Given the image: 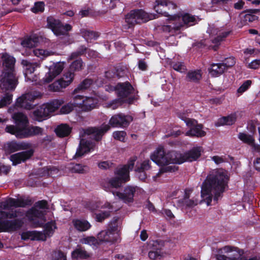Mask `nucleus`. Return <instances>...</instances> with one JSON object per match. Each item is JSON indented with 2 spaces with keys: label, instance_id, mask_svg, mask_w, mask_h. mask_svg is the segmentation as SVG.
I'll return each instance as SVG.
<instances>
[{
  "label": "nucleus",
  "instance_id": "nucleus-46",
  "mask_svg": "<svg viewBox=\"0 0 260 260\" xmlns=\"http://www.w3.org/2000/svg\"><path fill=\"white\" fill-rule=\"evenodd\" d=\"M161 245H162L160 244L159 242V246H157V247H159L158 249H153V248H151L148 252V256L150 259L155 260L160 258L162 255L160 250Z\"/></svg>",
  "mask_w": 260,
  "mask_h": 260
},
{
  "label": "nucleus",
  "instance_id": "nucleus-14",
  "mask_svg": "<svg viewBox=\"0 0 260 260\" xmlns=\"http://www.w3.org/2000/svg\"><path fill=\"white\" fill-rule=\"evenodd\" d=\"M243 251L239 248L225 246L213 251L216 260H240Z\"/></svg>",
  "mask_w": 260,
  "mask_h": 260
},
{
  "label": "nucleus",
  "instance_id": "nucleus-28",
  "mask_svg": "<svg viewBox=\"0 0 260 260\" xmlns=\"http://www.w3.org/2000/svg\"><path fill=\"white\" fill-rule=\"evenodd\" d=\"M238 138L244 143L251 146L254 152H260V145L255 143V140L253 136L245 133H239Z\"/></svg>",
  "mask_w": 260,
  "mask_h": 260
},
{
  "label": "nucleus",
  "instance_id": "nucleus-49",
  "mask_svg": "<svg viewBox=\"0 0 260 260\" xmlns=\"http://www.w3.org/2000/svg\"><path fill=\"white\" fill-rule=\"evenodd\" d=\"M74 108H79L83 110L84 108V96L81 95H76L73 98V101Z\"/></svg>",
  "mask_w": 260,
  "mask_h": 260
},
{
  "label": "nucleus",
  "instance_id": "nucleus-50",
  "mask_svg": "<svg viewBox=\"0 0 260 260\" xmlns=\"http://www.w3.org/2000/svg\"><path fill=\"white\" fill-rule=\"evenodd\" d=\"M252 82L251 80H246L238 88L237 90L238 96H240L246 91L251 86Z\"/></svg>",
  "mask_w": 260,
  "mask_h": 260
},
{
  "label": "nucleus",
  "instance_id": "nucleus-13",
  "mask_svg": "<svg viewBox=\"0 0 260 260\" xmlns=\"http://www.w3.org/2000/svg\"><path fill=\"white\" fill-rule=\"evenodd\" d=\"M64 103L62 99H55L44 104L34 112V115L38 121L46 119L55 112Z\"/></svg>",
  "mask_w": 260,
  "mask_h": 260
},
{
  "label": "nucleus",
  "instance_id": "nucleus-8",
  "mask_svg": "<svg viewBox=\"0 0 260 260\" xmlns=\"http://www.w3.org/2000/svg\"><path fill=\"white\" fill-rule=\"evenodd\" d=\"M198 18L188 13H179L173 16H169L168 24L164 26L163 29L171 32L172 35L184 26L187 27L194 25Z\"/></svg>",
  "mask_w": 260,
  "mask_h": 260
},
{
  "label": "nucleus",
  "instance_id": "nucleus-52",
  "mask_svg": "<svg viewBox=\"0 0 260 260\" xmlns=\"http://www.w3.org/2000/svg\"><path fill=\"white\" fill-rule=\"evenodd\" d=\"M171 66L174 70L180 73H185L187 70L184 63L181 62H173Z\"/></svg>",
  "mask_w": 260,
  "mask_h": 260
},
{
  "label": "nucleus",
  "instance_id": "nucleus-11",
  "mask_svg": "<svg viewBox=\"0 0 260 260\" xmlns=\"http://www.w3.org/2000/svg\"><path fill=\"white\" fill-rule=\"evenodd\" d=\"M48 209L47 202L44 200L40 201L26 212L25 216L35 226H41L46 221L45 215Z\"/></svg>",
  "mask_w": 260,
  "mask_h": 260
},
{
  "label": "nucleus",
  "instance_id": "nucleus-42",
  "mask_svg": "<svg viewBox=\"0 0 260 260\" xmlns=\"http://www.w3.org/2000/svg\"><path fill=\"white\" fill-rule=\"evenodd\" d=\"M89 256V254L80 247H77L72 252V256L73 258H87Z\"/></svg>",
  "mask_w": 260,
  "mask_h": 260
},
{
  "label": "nucleus",
  "instance_id": "nucleus-10",
  "mask_svg": "<svg viewBox=\"0 0 260 260\" xmlns=\"http://www.w3.org/2000/svg\"><path fill=\"white\" fill-rule=\"evenodd\" d=\"M105 89L109 92L115 90L119 97L118 99L113 100L109 104V107L112 109H115L123 103H131L132 102L130 98H127L132 92L134 88L127 82L119 83L116 87L106 86Z\"/></svg>",
  "mask_w": 260,
  "mask_h": 260
},
{
  "label": "nucleus",
  "instance_id": "nucleus-51",
  "mask_svg": "<svg viewBox=\"0 0 260 260\" xmlns=\"http://www.w3.org/2000/svg\"><path fill=\"white\" fill-rule=\"evenodd\" d=\"M92 83V81L91 79H86L83 81L74 90V93L77 92L78 90H84L89 88Z\"/></svg>",
  "mask_w": 260,
  "mask_h": 260
},
{
  "label": "nucleus",
  "instance_id": "nucleus-7",
  "mask_svg": "<svg viewBox=\"0 0 260 260\" xmlns=\"http://www.w3.org/2000/svg\"><path fill=\"white\" fill-rule=\"evenodd\" d=\"M24 213L20 209L7 212L0 211V232H13L20 229L24 224ZM3 244L0 242V247Z\"/></svg>",
  "mask_w": 260,
  "mask_h": 260
},
{
  "label": "nucleus",
  "instance_id": "nucleus-61",
  "mask_svg": "<svg viewBox=\"0 0 260 260\" xmlns=\"http://www.w3.org/2000/svg\"><path fill=\"white\" fill-rule=\"evenodd\" d=\"M177 169V168L175 166H167L165 168H162L160 170L159 172L156 175V177H158L160 174L165 172H174Z\"/></svg>",
  "mask_w": 260,
  "mask_h": 260
},
{
  "label": "nucleus",
  "instance_id": "nucleus-5",
  "mask_svg": "<svg viewBox=\"0 0 260 260\" xmlns=\"http://www.w3.org/2000/svg\"><path fill=\"white\" fill-rule=\"evenodd\" d=\"M110 129L108 124L102 125L100 127H89L80 130L81 140L75 154V157H81L85 154L92 151L95 145L93 142L85 140V138L92 139L96 141L101 139L102 136Z\"/></svg>",
  "mask_w": 260,
  "mask_h": 260
},
{
  "label": "nucleus",
  "instance_id": "nucleus-1",
  "mask_svg": "<svg viewBox=\"0 0 260 260\" xmlns=\"http://www.w3.org/2000/svg\"><path fill=\"white\" fill-rule=\"evenodd\" d=\"M42 96V93L41 92L32 90L19 97L16 100L15 105L11 106L8 109V112L12 114V118L14 120L16 125H7L5 131L20 139L42 135L43 132L42 128L37 126H29V122L26 116L21 112H16L17 108L31 109L33 107L32 103L36 99L41 98Z\"/></svg>",
  "mask_w": 260,
  "mask_h": 260
},
{
  "label": "nucleus",
  "instance_id": "nucleus-4",
  "mask_svg": "<svg viewBox=\"0 0 260 260\" xmlns=\"http://www.w3.org/2000/svg\"><path fill=\"white\" fill-rule=\"evenodd\" d=\"M202 151L201 147L196 146L184 154L176 151L166 153L164 148L159 147L151 153L150 158L160 166H167L171 164H181L186 161H192L197 160L200 156Z\"/></svg>",
  "mask_w": 260,
  "mask_h": 260
},
{
  "label": "nucleus",
  "instance_id": "nucleus-20",
  "mask_svg": "<svg viewBox=\"0 0 260 260\" xmlns=\"http://www.w3.org/2000/svg\"><path fill=\"white\" fill-rule=\"evenodd\" d=\"M98 239L100 243H106L109 245L119 243L121 241L120 234L113 233L109 230L100 232L98 234Z\"/></svg>",
  "mask_w": 260,
  "mask_h": 260
},
{
  "label": "nucleus",
  "instance_id": "nucleus-25",
  "mask_svg": "<svg viewBox=\"0 0 260 260\" xmlns=\"http://www.w3.org/2000/svg\"><path fill=\"white\" fill-rule=\"evenodd\" d=\"M30 144L25 142L11 141L7 143L4 146L5 151L11 153L22 150H26L30 147Z\"/></svg>",
  "mask_w": 260,
  "mask_h": 260
},
{
  "label": "nucleus",
  "instance_id": "nucleus-2",
  "mask_svg": "<svg viewBox=\"0 0 260 260\" xmlns=\"http://www.w3.org/2000/svg\"><path fill=\"white\" fill-rule=\"evenodd\" d=\"M136 159L137 157H134L128 161L126 165L118 168L115 172L116 176L109 179L104 184V187L107 191L112 192L114 196L118 197L125 203H132L135 194L136 192H141V188L137 186L128 185L124 188L123 192H115L112 189L120 187L122 183L129 180V172L134 168Z\"/></svg>",
  "mask_w": 260,
  "mask_h": 260
},
{
  "label": "nucleus",
  "instance_id": "nucleus-35",
  "mask_svg": "<svg viewBox=\"0 0 260 260\" xmlns=\"http://www.w3.org/2000/svg\"><path fill=\"white\" fill-rule=\"evenodd\" d=\"M57 229V226L55 221H51L47 222L44 226V230L42 234L45 236L44 241H45L47 237H51L55 230Z\"/></svg>",
  "mask_w": 260,
  "mask_h": 260
},
{
  "label": "nucleus",
  "instance_id": "nucleus-16",
  "mask_svg": "<svg viewBox=\"0 0 260 260\" xmlns=\"http://www.w3.org/2000/svg\"><path fill=\"white\" fill-rule=\"evenodd\" d=\"M47 26L56 36L66 35L72 29V26L66 24L63 25L61 22L53 17H49L47 20Z\"/></svg>",
  "mask_w": 260,
  "mask_h": 260
},
{
  "label": "nucleus",
  "instance_id": "nucleus-41",
  "mask_svg": "<svg viewBox=\"0 0 260 260\" xmlns=\"http://www.w3.org/2000/svg\"><path fill=\"white\" fill-rule=\"evenodd\" d=\"M159 246V241H150L148 243L144 244L140 248V253L142 255H144L148 250H150L151 248L153 249H158L157 246Z\"/></svg>",
  "mask_w": 260,
  "mask_h": 260
},
{
  "label": "nucleus",
  "instance_id": "nucleus-36",
  "mask_svg": "<svg viewBox=\"0 0 260 260\" xmlns=\"http://www.w3.org/2000/svg\"><path fill=\"white\" fill-rule=\"evenodd\" d=\"M72 128L67 124H61L55 128L56 135L60 137L68 136L71 133Z\"/></svg>",
  "mask_w": 260,
  "mask_h": 260
},
{
  "label": "nucleus",
  "instance_id": "nucleus-12",
  "mask_svg": "<svg viewBox=\"0 0 260 260\" xmlns=\"http://www.w3.org/2000/svg\"><path fill=\"white\" fill-rule=\"evenodd\" d=\"M155 18V14L147 13L142 10L131 11L125 16L123 28L129 29L136 23L147 22Z\"/></svg>",
  "mask_w": 260,
  "mask_h": 260
},
{
  "label": "nucleus",
  "instance_id": "nucleus-34",
  "mask_svg": "<svg viewBox=\"0 0 260 260\" xmlns=\"http://www.w3.org/2000/svg\"><path fill=\"white\" fill-rule=\"evenodd\" d=\"M225 71V67L221 63H213L209 69V73L213 77H218L222 74Z\"/></svg>",
  "mask_w": 260,
  "mask_h": 260
},
{
  "label": "nucleus",
  "instance_id": "nucleus-33",
  "mask_svg": "<svg viewBox=\"0 0 260 260\" xmlns=\"http://www.w3.org/2000/svg\"><path fill=\"white\" fill-rule=\"evenodd\" d=\"M72 222L74 228L79 232L86 231L91 226L90 223L84 219H73Z\"/></svg>",
  "mask_w": 260,
  "mask_h": 260
},
{
  "label": "nucleus",
  "instance_id": "nucleus-59",
  "mask_svg": "<svg viewBox=\"0 0 260 260\" xmlns=\"http://www.w3.org/2000/svg\"><path fill=\"white\" fill-rule=\"evenodd\" d=\"M115 258L119 260H132L133 258V254L131 253L117 254L115 255Z\"/></svg>",
  "mask_w": 260,
  "mask_h": 260
},
{
  "label": "nucleus",
  "instance_id": "nucleus-21",
  "mask_svg": "<svg viewBox=\"0 0 260 260\" xmlns=\"http://www.w3.org/2000/svg\"><path fill=\"white\" fill-rule=\"evenodd\" d=\"M30 205H31V201L29 200H25L22 198L17 199L10 198L0 203V209L10 210H12V208L24 207Z\"/></svg>",
  "mask_w": 260,
  "mask_h": 260
},
{
  "label": "nucleus",
  "instance_id": "nucleus-27",
  "mask_svg": "<svg viewBox=\"0 0 260 260\" xmlns=\"http://www.w3.org/2000/svg\"><path fill=\"white\" fill-rule=\"evenodd\" d=\"M101 208L104 210L95 214V220L98 222H102L110 216L111 212L117 210V209L114 208L109 202L105 203L102 206Z\"/></svg>",
  "mask_w": 260,
  "mask_h": 260
},
{
  "label": "nucleus",
  "instance_id": "nucleus-18",
  "mask_svg": "<svg viewBox=\"0 0 260 260\" xmlns=\"http://www.w3.org/2000/svg\"><path fill=\"white\" fill-rule=\"evenodd\" d=\"M231 30L225 27H210L207 30L209 34L210 41L215 44V46H218L220 42L223 40L230 33Z\"/></svg>",
  "mask_w": 260,
  "mask_h": 260
},
{
  "label": "nucleus",
  "instance_id": "nucleus-43",
  "mask_svg": "<svg viewBox=\"0 0 260 260\" xmlns=\"http://www.w3.org/2000/svg\"><path fill=\"white\" fill-rule=\"evenodd\" d=\"M33 53L35 56L42 59L53 54V52L51 50L40 48L34 49Z\"/></svg>",
  "mask_w": 260,
  "mask_h": 260
},
{
  "label": "nucleus",
  "instance_id": "nucleus-48",
  "mask_svg": "<svg viewBox=\"0 0 260 260\" xmlns=\"http://www.w3.org/2000/svg\"><path fill=\"white\" fill-rule=\"evenodd\" d=\"M70 169L74 173H85L88 171L89 169L86 166H83L81 164H75L70 167Z\"/></svg>",
  "mask_w": 260,
  "mask_h": 260
},
{
  "label": "nucleus",
  "instance_id": "nucleus-23",
  "mask_svg": "<svg viewBox=\"0 0 260 260\" xmlns=\"http://www.w3.org/2000/svg\"><path fill=\"white\" fill-rule=\"evenodd\" d=\"M176 7V4L173 2L168 0H157L155 2L154 9L158 14H161L167 17L168 21L169 16H173V15H169L166 12L167 9H175Z\"/></svg>",
  "mask_w": 260,
  "mask_h": 260
},
{
  "label": "nucleus",
  "instance_id": "nucleus-22",
  "mask_svg": "<svg viewBox=\"0 0 260 260\" xmlns=\"http://www.w3.org/2000/svg\"><path fill=\"white\" fill-rule=\"evenodd\" d=\"M131 116L119 113L113 115L109 120V124L114 127H125L132 121Z\"/></svg>",
  "mask_w": 260,
  "mask_h": 260
},
{
  "label": "nucleus",
  "instance_id": "nucleus-19",
  "mask_svg": "<svg viewBox=\"0 0 260 260\" xmlns=\"http://www.w3.org/2000/svg\"><path fill=\"white\" fill-rule=\"evenodd\" d=\"M199 197V195L192 193L191 190L186 189L184 198L178 201L179 206L185 210L192 208L198 204Z\"/></svg>",
  "mask_w": 260,
  "mask_h": 260
},
{
  "label": "nucleus",
  "instance_id": "nucleus-39",
  "mask_svg": "<svg viewBox=\"0 0 260 260\" xmlns=\"http://www.w3.org/2000/svg\"><path fill=\"white\" fill-rule=\"evenodd\" d=\"M122 221L119 218H114L110 222L108 230L113 233H117L120 234V231L121 229Z\"/></svg>",
  "mask_w": 260,
  "mask_h": 260
},
{
  "label": "nucleus",
  "instance_id": "nucleus-9",
  "mask_svg": "<svg viewBox=\"0 0 260 260\" xmlns=\"http://www.w3.org/2000/svg\"><path fill=\"white\" fill-rule=\"evenodd\" d=\"M83 67V61L81 59H77L73 61L70 66V69L66 72L63 76L56 80L48 86V89L52 91H59L62 89L66 88L73 81L74 78V72L79 71Z\"/></svg>",
  "mask_w": 260,
  "mask_h": 260
},
{
  "label": "nucleus",
  "instance_id": "nucleus-38",
  "mask_svg": "<svg viewBox=\"0 0 260 260\" xmlns=\"http://www.w3.org/2000/svg\"><path fill=\"white\" fill-rule=\"evenodd\" d=\"M126 72V69L124 67L118 66L115 68V72L113 73L112 72L109 71L105 73V77L108 79L114 78L115 76L117 77H121L124 76Z\"/></svg>",
  "mask_w": 260,
  "mask_h": 260
},
{
  "label": "nucleus",
  "instance_id": "nucleus-45",
  "mask_svg": "<svg viewBox=\"0 0 260 260\" xmlns=\"http://www.w3.org/2000/svg\"><path fill=\"white\" fill-rule=\"evenodd\" d=\"M80 243L83 244H87L93 246V248L96 247L100 244L98 239L92 236L86 237L80 239Z\"/></svg>",
  "mask_w": 260,
  "mask_h": 260
},
{
  "label": "nucleus",
  "instance_id": "nucleus-32",
  "mask_svg": "<svg viewBox=\"0 0 260 260\" xmlns=\"http://www.w3.org/2000/svg\"><path fill=\"white\" fill-rule=\"evenodd\" d=\"M256 10H249L242 12L239 15V19L242 25H245L248 22H252L257 19V17L254 14Z\"/></svg>",
  "mask_w": 260,
  "mask_h": 260
},
{
  "label": "nucleus",
  "instance_id": "nucleus-53",
  "mask_svg": "<svg viewBox=\"0 0 260 260\" xmlns=\"http://www.w3.org/2000/svg\"><path fill=\"white\" fill-rule=\"evenodd\" d=\"M74 104L71 102L64 105H63L60 109V112L61 114H67L72 112L74 109Z\"/></svg>",
  "mask_w": 260,
  "mask_h": 260
},
{
  "label": "nucleus",
  "instance_id": "nucleus-30",
  "mask_svg": "<svg viewBox=\"0 0 260 260\" xmlns=\"http://www.w3.org/2000/svg\"><path fill=\"white\" fill-rule=\"evenodd\" d=\"M21 239L24 240H41L44 241L45 236L42 232L37 231H24L22 233Z\"/></svg>",
  "mask_w": 260,
  "mask_h": 260
},
{
  "label": "nucleus",
  "instance_id": "nucleus-40",
  "mask_svg": "<svg viewBox=\"0 0 260 260\" xmlns=\"http://www.w3.org/2000/svg\"><path fill=\"white\" fill-rule=\"evenodd\" d=\"M98 100L96 98L92 97H84V111L90 110L94 108L98 104Z\"/></svg>",
  "mask_w": 260,
  "mask_h": 260
},
{
  "label": "nucleus",
  "instance_id": "nucleus-24",
  "mask_svg": "<svg viewBox=\"0 0 260 260\" xmlns=\"http://www.w3.org/2000/svg\"><path fill=\"white\" fill-rule=\"evenodd\" d=\"M64 67L63 62H57L53 63L48 69V72L43 78L46 83L51 82L56 76L59 75Z\"/></svg>",
  "mask_w": 260,
  "mask_h": 260
},
{
  "label": "nucleus",
  "instance_id": "nucleus-55",
  "mask_svg": "<svg viewBox=\"0 0 260 260\" xmlns=\"http://www.w3.org/2000/svg\"><path fill=\"white\" fill-rule=\"evenodd\" d=\"M221 63L225 67V71L227 70L229 68H231L236 63V60L233 57H230L226 58Z\"/></svg>",
  "mask_w": 260,
  "mask_h": 260
},
{
  "label": "nucleus",
  "instance_id": "nucleus-64",
  "mask_svg": "<svg viewBox=\"0 0 260 260\" xmlns=\"http://www.w3.org/2000/svg\"><path fill=\"white\" fill-rule=\"evenodd\" d=\"M254 169L260 172V158H256L253 161Z\"/></svg>",
  "mask_w": 260,
  "mask_h": 260
},
{
  "label": "nucleus",
  "instance_id": "nucleus-3",
  "mask_svg": "<svg viewBox=\"0 0 260 260\" xmlns=\"http://www.w3.org/2000/svg\"><path fill=\"white\" fill-rule=\"evenodd\" d=\"M228 179L227 172L224 170L211 171L203 183L201 188L202 199L200 203L204 202L207 206H210L213 197L214 201L217 202L227 185Z\"/></svg>",
  "mask_w": 260,
  "mask_h": 260
},
{
  "label": "nucleus",
  "instance_id": "nucleus-15",
  "mask_svg": "<svg viewBox=\"0 0 260 260\" xmlns=\"http://www.w3.org/2000/svg\"><path fill=\"white\" fill-rule=\"evenodd\" d=\"M178 117L183 120L186 125L190 127L185 135L189 137H202L206 135V132L202 129V126L198 124L197 121L193 119L186 117L184 114L180 113Z\"/></svg>",
  "mask_w": 260,
  "mask_h": 260
},
{
  "label": "nucleus",
  "instance_id": "nucleus-56",
  "mask_svg": "<svg viewBox=\"0 0 260 260\" xmlns=\"http://www.w3.org/2000/svg\"><path fill=\"white\" fill-rule=\"evenodd\" d=\"M45 4L42 2L35 3L34 6L31 8V11L34 13L42 12L44 10Z\"/></svg>",
  "mask_w": 260,
  "mask_h": 260
},
{
  "label": "nucleus",
  "instance_id": "nucleus-58",
  "mask_svg": "<svg viewBox=\"0 0 260 260\" xmlns=\"http://www.w3.org/2000/svg\"><path fill=\"white\" fill-rule=\"evenodd\" d=\"M52 260H66V256L60 251H54L52 254Z\"/></svg>",
  "mask_w": 260,
  "mask_h": 260
},
{
  "label": "nucleus",
  "instance_id": "nucleus-57",
  "mask_svg": "<svg viewBox=\"0 0 260 260\" xmlns=\"http://www.w3.org/2000/svg\"><path fill=\"white\" fill-rule=\"evenodd\" d=\"M113 137L116 140L124 142L125 139L126 133L124 131H115L113 133Z\"/></svg>",
  "mask_w": 260,
  "mask_h": 260
},
{
  "label": "nucleus",
  "instance_id": "nucleus-63",
  "mask_svg": "<svg viewBox=\"0 0 260 260\" xmlns=\"http://www.w3.org/2000/svg\"><path fill=\"white\" fill-rule=\"evenodd\" d=\"M11 169L10 166L2 165L0 166V173L7 174L9 172Z\"/></svg>",
  "mask_w": 260,
  "mask_h": 260
},
{
  "label": "nucleus",
  "instance_id": "nucleus-44",
  "mask_svg": "<svg viewBox=\"0 0 260 260\" xmlns=\"http://www.w3.org/2000/svg\"><path fill=\"white\" fill-rule=\"evenodd\" d=\"M202 75L201 70H192L188 72L187 74V78L189 81L198 82L201 79Z\"/></svg>",
  "mask_w": 260,
  "mask_h": 260
},
{
  "label": "nucleus",
  "instance_id": "nucleus-47",
  "mask_svg": "<svg viewBox=\"0 0 260 260\" xmlns=\"http://www.w3.org/2000/svg\"><path fill=\"white\" fill-rule=\"evenodd\" d=\"M13 98V95L10 92H8L0 100V109L9 105Z\"/></svg>",
  "mask_w": 260,
  "mask_h": 260
},
{
  "label": "nucleus",
  "instance_id": "nucleus-17",
  "mask_svg": "<svg viewBox=\"0 0 260 260\" xmlns=\"http://www.w3.org/2000/svg\"><path fill=\"white\" fill-rule=\"evenodd\" d=\"M21 64L23 66L25 81L35 82L36 84L39 77L33 73L37 68H40V63L38 62L31 63L27 60H22Z\"/></svg>",
  "mask_w": 260,
  "mask_h": 260
},
{
  "label": "nucleus",
  "instance_id": "nucleus-31",
  "mask_svg": "<svg viewBox=\"0 0 260 260\" xmlns=\"http://www.w3.org/2000/svg\"><path fill=\"white\" fill-rule=\"evenodd\" d=\"M41 40V37L36 35H31L24 38L21 42V45L24 48L35 47L39 45Z\"/></svg>",
  "mask_w": 260,
  "mask_h": 260
},
{
  "label": "nucleus",
  "instance_id": "nucleus-54",
  "mask_svg": "<svg viewBox=\"0 0 260 260\" xmlns=\"http://www.w3.org/2000/svg\"><path fill=\"white\" fill-rule=\"evenodd\" d=\"M136 168L144 171H147L150 168V161L146 159L141 162L138 163Z\"/></svg>",
  "mask_w": 260,
  "mask_h": 260
},
{
  "label": "nucleus",
  "instance_id": "nucleus-60",
  "mask_svg": "<svg viewBox=\"0 0 260 260\" xmlns=\"http://www.w3.org/2000/svg\"><path fill=\"white\" fill-rule=\"evenodd\" d=\"M135 172L136 176L140 180L144 181L146 179L147 175L145 171L141 170L136 168Z\"/></svg>",
  "mask_w": 260,
  "mask_h": 260
},
{
  "label": "nucleus",
  "instance_id": "nucleus-6",
  "mask_svg": "<svg viewBox=\"0 0 260 260\" xmlns=\"http://www.w3.org/2000/svg\"><path fill=\"white\" fill-rule=\"evenodd\" d=\"M2 60L4 70L0 75V91H13L18 83L14 69L15 58L7 53H4L2 56Z\"/></svg>",
  "mask_w": 260,
  "mask_h": 260
},
{
  "label": "nucleus",
  "instance_id": "nucleus-26",
  "mask_svg": "<svg viewBox=\"0 0 260 260\" xmlns=\"http://www.w3.org/2000/svg\"><path fill=\"white\" fill-rule=\"evenodd\" d=\"M34 152V150L30 149L25 151L12 154L10 156V159L13 165H16L30 158L33 155Z\"/></svg>",
  "mask_w": 260,
  "mask_h": 260
},
{
  "label": "nucleus",
  "instance_id": "nucleus-29",
  "mask_svg": "<svg viewBox=\"0 0 260 260\" xmlns=\"http://www.w3.org/2000/svg\"><path fill=\"white\" fill-rule=\"evenodd\" d=\"M240 113L236 112L229 115L227 116H224L219 118L217 121L215 123L216 126H220L221 125H231L235 123L237 119L238 118Z\"/></svg>",
  "mask_w": 260,
  "mask_h": 260
},
{
  "label": "nucleus",
  "instance_id": "nucleus-62",
  "mask_svg": "<svg viewBox=\"0 0 260 260\" xmlns=\"http://www.w3.org/2000/svg\"><path fill=\"white\" fill-rule=\"evenodd\" d=\"M260 66V59H254L251 61L248 64V67L250 69H257L259 68Z\"/></svg>",
  "mask_w": 260,
  "mask_h": 260
},
{
  "label": "nucleus",
  "instance_id": "nucleus-37",
  "mask_svg": "<svg viewBox=\"0 0 260 260\" xmlns=\"http://www.w3.org/2000/svg\"><path fill=\"white\" fill-rule=\"evenodd\" d=\"M80 34L87 42L95 40L99 37L98 33L85 28L80 29Z\"/></svg>",
  "mask_w": 260,
  "mask_h": 260
}]
</instances>
